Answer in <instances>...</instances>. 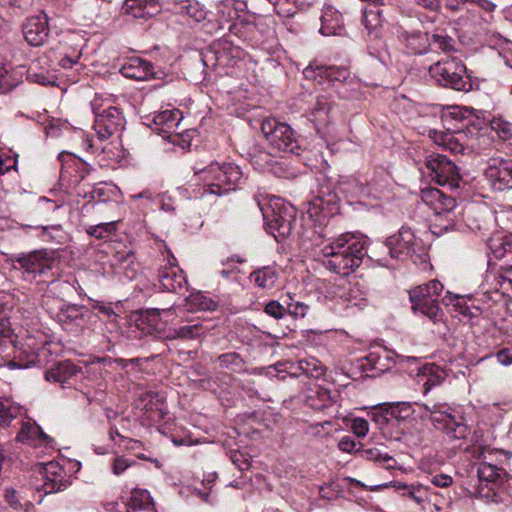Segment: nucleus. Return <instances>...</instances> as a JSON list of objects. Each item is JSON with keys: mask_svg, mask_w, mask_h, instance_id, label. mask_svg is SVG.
<instances>
[{"mask_svg": "<svg viewBox=\"0 0 512 512\" xmlns=\"http://www.w3.org/2000/svg\"><path fill=\"white\" fill-rule=\"evenodd\" d=\"M321 253L327 258L324 264L330 271L348 276L361 265L366 254L365 243L352 234H341L327 239Z\"/></svg>", "mask_w": 512, "mask_h": 512, "instance_id": "f257e3e1", "label": "nucleus"}, {"mask_svg": "<svg viewBox=\"0 0 512 512\" xmlns=\"http://www.w3.org/2000/svg\"><path fill=\"white\" fill-rule=\"evenodd\" d=\"M194 176L203 183L201 196H223L236 190L244 181L241 168L232 162H212L204 168H195Z\"/></svg>", "mask_w": 512, "mask_h": 512, "instance_id": "f03ea898", "label": "nucleus"}, {"mask_svg": "<svg viewBox=\"0 0 512 512\" xmlns=\"http://www.w3.org/2000/svg\"><path fill=\"white\" fill-rule=\"evenodd\" d=\"M258 206L266 231L279 243L287 239L296 221V208L280 197H272L267 204L258 203Z\"/></svg>", "mask_w": 512, "mask_h": 512, "instance_id": "7ed1b4c3", "label": "nucleus"}, {"mask_svg": "<svg viewBox=\"0 0 512 512\" xmlns=\"http://www.w3.org/2000/svg\"><path fill=\"white\" fill-rule=\"evenodd\" d=\"M494 454L493 450H485L481 453V460L477 466L478 485L475 495L491 502H501L504 484L508 480V474L504 468L488 462V458Z\"/></svg>", "mask_w": 512, "mask_h": 512, "instance_id": "20e7f679", "label": "nucleus"}, {"mask_svg": "<svg viewBox=\"0 0 512 512\" xmlns=\"http://www.w3.org/2000/svg\"><path fill=\"white\" fill-rule=\"evenodd\" d=\"M429 74L444 87L462 92L472 89V81L466 75L465 65L456 58L434 63L429 67Z\"/></svg>", "mask_w": 512, "mask_h": 512, "instance_id": "39448f33", "label": "nucleus"}, {"mask_svg": "<svg viewBox=\"0 0 512 512\" xmlns=\"http://www.w3.org/2000/svg\"><path fill=\"white\" fill-rule=\"evenodd\" d=\"M443 291V285L438 280L419 285L409 291V299L412 310L421 312L433 322L442 320L443 311L439 307V296Z\"/></svg>", "mask_w": 512, "mask_h": 512, "instance_id": "423d86ee", "label": "nucleus"}, {"mask_svg": "<svg viewBox=\"0 0 512 512\" xmlns=\"http://www.w3.org/2000/svg\"><path fill=\"white\" fill-rule=\"evenodd\" d=\"M423 408L430 413V420L437 430L445 432L454 439H465L468 436L469 428L463 422V417L447 404H423Z\"/></svg>", "mask_w": 512, "mask_h": 512, "instance_id": "0eeeda50", "label": "nucleus"}, {"mask_svg": "<svg viewBox=\"0 0 512 512\" xmlns=\"http://www.w3.org/2000/svg\"><path fill=\"white\" fill-rule=\"evenodd\" d=\"M261 131L272 148L300 155V141L287 123L279 122L276 118H266L261 123Z\"/></svg>", "mask_w": 512, "mask_h": 512, "instance_id": "6e6552de", "label": "nucleus"}, {"mask_svg": "<svg viewBox=\"0 0 512 512\" xmlns=\"http://www.w3.org/2000/svg\"><path fill=\"white\" fill-rule=\"evenodd\" d=\"M439 203L434 208V215L431 219L430 230L433 234L441 236L449 231L458 228L461 221L460 212L457 211V203L453 197L445 196L439 190L432 191Z\"/></svg>", "mask_w": 512, "mask_h": 512, "instance_id": "1a4fd4ad", "label": "nucleus"}, {"mask_svg": "<svg viewBox=\"0 0 512 512\" xmlns=\"http://www.w3.org/2000/svg\"><path fill=\"white\" fill-rule=\"evenodd\" d=\"M10 261L14 269L22 270L33 278L46 274L56 263L54 252L45 249L13 254Z\"/></svg>", "mask_w": 512, "mask_h": 512, "instance_id": "9d476101", "label": "nucleus"}, {"mask_svg": "<svg viewBox=\"0 0 512 512\" xmlns=\"http://www.w3.org/2000/svg\"><path fill=\"white\" fill-rule=\"evenodd\" d=\"M385 246L391 258L399 260L419 258L424 251L422 240L407 226H402L398 233L388 237Z\"/></svg>", "mask_w": 512, "mask_h": 512, "instance_id": "9b49d317", "label": "nucleus"}, {"mask_svg": "<svg viewBox=\"0 0 512 512\" xmlns=\"http://www.w3.org/2000/svg\"><path fill=\"white\" fill-rule=\"evenodd\" d=\"M425 165L433 181L451 189L459 188L461 175L454 162L442 154H431L426 158Z\"/></svg>", "mask_w": 512, "mask_h": 512, "instance_id": "f8f14e48", "label": "nucleus"}, {"mask_svg": "<svg viewBox=\"0 0 512 512\" xmlns=\"http://www.w3.org/2000/svg\"><path fill=\"white\" fill-rule=\"evenodd\" d=\"M164 265L158 270V280L164 290L184 295L187 291V279L182 269L177 265L174 255L168 251L163 256Z\"/></svg>", "mask_w": 512, "mask_h": 512, "instance_id": "ddd939ff", "label": "nucleus"}, {"mask_svg": "<svg viewBox=\"0 0 512 512\" xmlns=\"http://www.w3.org/2000/svg\"><path fill=\"white\" fill-rule=\"evenodd\" d=\"M57 318L66 330L79 332L89 323H95L98 317L83 305L68 304L59 310Z\"/></svg>", "mask_w": 512, "mask_h": 512, "instance_id": "4468645a", "label": "nucleus"}, {"mask_svg": "<svg viewBox=\"0 0 512 512\" xmlns=\"http://www.w3.org/2000/svg\"><path fill=\"white\" fill-rule=\"evenodd\" d=\"M125 127L123 113L112 105H108L103 112L95 118L93 128L99 140H107L120 133Z\"/></svg>", "mask_w": 512, "mask_h": 512, "instance_id": "2eb2a0df", "label": "nucleus"}, {"mask_svg": "<svg viewBox=\"0 0 512 512\" xmlns=\"http://www.w3.org/2000/svg\"><path fill=\"white\" fill-rule=\"evenodd\" d=\"M484 176L495 190L512 189V159H489L484 170Z\"/></svg>", "mask_w": 512, "mask_h": 512, "instance_id": "dca6fc26", "label": "nucleus"}, {"mask_svg": "<svg viewBox=\"0 0 512 512\" xmlns=\"http://www.w3.org/2000/svg\"><path fill=\"white\" fill-rule=\"evenodd\" d=\"M465 134L457 132L455 130L447 129L446 131L430 130L429 137L438 146L443 147L446 150L454 154H464L466 150L471 151L473 144L468 143L465 139Z\"/></svg>", "mask_w": 512, "mask_h": 512, "instance_id": "f3484780", "label": "nucleus"}, {"mask_svg": "<svg viewBox=\"0 0 512 512\" xmlns=\"http://www.w3.org/2000/svg\"><path fill=\"white\" fill-rule=\"evenodd\" d=\"M22 31L28 44L35 47L42 46L50 34L47 15L42 13L28 18L23 24Z\"/></svg>", "mask_w": 512, "mask_h": 512, "instance_id": "a211bd4d", "label": "nucleus"}, {"mask_svg": "<svg viewBox=\"0 0 512 512\" xmlns=\"http://www.w3.org/2000/svg\"><path fill=\"white\" fill-rule=\"evenodd\" d=\"M43 480L42 490L45 494L64 491L71 485L65 470L57 462H49L45 465Z\"/></svg>", "mask_w": 512, "mask_h": 512, "instance_id": "6ab92c4d", "label": "nucleus"}, {"mask_svg": "<svg viewBox=\"0 0 512 512\" xmlns=\"http://www.w3.org/2000/svg\"><path fill=\"white\" fill-rule=\"evenodd\" d=\"M306 79L321 83V79L329 82H344L349 77V71L344 67L310 64L303 70Z\"/></svg>", "mask_w": 512, "mask_h": 512, "instance_id": "aec40b11", "label": "nucleus"}, {"mask_svg": "<svg viewBox=\"0 0 512 512\" xmlns=\"http://www.w3.org/2000/svg\"><path fill=\"white\" fill-rule=\"evenodd\" d=\"M160 9L157 0H124L121 14L146 21L157 15Z\"/></svg>", "mask_w": 512, "mask_h": 512, "instance_id": "412c9836", "label": "nucleus"}, {"mask_svg": "<svg viewBox=\"0 0 512 512\" xmlns=\"http://www.w3.org/2000/svg\"><path fill=\"white\" fill-rule=\"evenodd\" d=\"M394 487L395 490L403 497H407L415 501L417 504L421 505L428 500L429 493L428 487L422 484H406L404 482L395 481L390 483H385L381 485H376L371 487V491H378L383 488Z\"/></svg>", "mask_w": 512, "mask_h": 512, "instance_id": "4be33fe9", "label": "nucleus"}, {"mask_svg": "<svg viewBox=\"0 0 512 512\" xmlns=\"http://www.w3.org/2000/svg\"><path fill=\"white\" fill-rule=\"evenodd\" d=\"M430 34L422 31H408L401 29L399 39L405 47L414 55H423L430 51Z\"/></svg>", "mask_w": 512, "mask_h": 512, "instance_id": "5701e85b", "label": "nucleus"}, {"mask_svg": "<svg viewBox=\"0 0 512 512\" xmlns=\"http://www.w3.org/2000/svg\"><path fill=\"white\" fill-rule=\"evenodd\" d=\"M277 367H284V370L291 369L290 373L294 376H298L301 373L315 379L320 378L325 373L324 366L315 358L301 359L296 365L292 363H279ZM279 371H283V369H279Z\"/></svg>", "mask_w": 512, "mask_h": 512, "instance_id": "b1692460", "label": "nucleus"}, {"mask_svg": "<svg viewBox=\"0 0 512 512\" xmlns=\"http://www.w3.org/2000/svg\"><path fill=\"white\" fill-rule=\"evenodd\" d=\"M121 73L126 78L135 80H147L154 76L152 64L139 57H133L121 67Z\"/></svg>", "mask_w": 512, "mask_h": 512, "instance_id": "393cba45", "label": "nucleus"}, {"mask_svg": "<svg viewBox=\"0 0 512 512\" xmlns=\"http://www.w3.org/2000/svg\"><path fill=\"white\" fill-rule=\"evenodd\" d=\"M82 371L81 367L75 365L70 360H64L56 363L45 372V379L50 382H57L64 385L71 378Z\"/></svg>", "mask_w": 512, "mask_h": 512, "instance_id": "a878e982", "label": "nucleus"}, {"mask_svg": "<svg viewBox=\"0 0 512 512\" xmlns=\"http://www.w3.org/2000/svg\"><path fill=\"white\" fill-rule=\"evenodd\" d=\"M16 440L22 443H28L34 446L47 444L50 437L44 433L42 428L30 422H23L16 436Z\"/></svg>", "mask_w": 512, "mask_h": 512, "instance_id": "bb28decb", "label": "nucleus"}, {"mask_svg": "<svg viewBox=\"0 0 512 512\" xmlns=\"http://www.w3.org/2000/svg\"><path fill=\"white\" fill-rule=\"evenodd\" d=\"M342 16L333 7L328 6L321 16L319 32L324 36L337 35L342 30Z\"/></svg>", "mask_w": 512, "mask_h": 512, "instance_id": "cd10ccee", "label": "nucleus"}, {"mask_svg": "<svg viewBox=\"0 0 512 512\" xmlns=\"http://www.w3.org/2000/svg\"><path fill=\"white\" fill-rule=\"evenodd\" d=\"M380 410L384 413L383 421L389 422L392 419L405 420L413 414V409L408 402H391L380 404Z\"/></svg>", "mask_w": 512, "mask_h": 512, "instance_id": "c85d7f7f", "label": "nucleus"}, {"mask_svg": "<svg viewBox=\"0 0 512 512\" xmlns=\"http://www.w3.org/2000/svg\"><path fill=\"white\" fill-rule=\"evenodd\" d=\"M430 51H441L446 54L455 53L456 40L443 29H435L429 36Z\"/></svg>", "mask_w": 512, "mask_h": 512, "instance_id": "c756f323", "label": "nucleus"}, {"mask_svg": "<svg viewBox=\"0 0 512 512\" xmlns=\"http://www.w3.org/2000/svg\"><path fill=\"white\" fill-rule=\"evenodd\" d=\"M384 20L383 10L380 6H370L363 10L362 23L369 35L378 37Z\"/></svg>", "mask_w": 512, "mask_h": 512, "instance_id": "7c9ffc66", "label": "nucleus"}, {"mask_svg": "<svg viewBox=\"0 0 512 512\" xmlns=\"http://www.w3.org/2000/svg\"><path fill=\"white\" fill-rule=\"evenodd\" d=\"M127 512H157L152 498L147 490L136 489L132 491L127 502Z\"/></svg>", "mask_w": 512, "mask_h": 512, "instance_id": "2f4dec72", "label": "nucleus"}, {"mask_svg": "<svg viewBox=\"0 0 512 512\" xmlns=\"http://www.w3.org/2000/svg\"><path fill=\"white\" fill-rule=\"evenodd\" d=\"M487 246L496 259H502L512 254V234L496 233L488 239Z\"/></svg>", "mask_w": 512, "mask_h": 512, "instance_id": "473e14b6", "label": "nucleus"}, {"mask_svg": "<svg viewBox=\"0 0 512 512\" xmlns=\"http://www.w3.org/2000/svg\"><path fill=\"white\" fill-rule=\"evenodd\" d=\"M450 109L453 110V112H450L453 118L461 123L460 126L456 127V131L465 134V139L468 140V143L472 144V141L481 133V122L459 116L458 107H451Z\"/></svg>", "mask_w": 512, "mask_h": 512, "instance_id": "72a5a7b5", "label": "nucleus"}, {"mask_svg": "<svg viewBox=\"0 0 512 512\" xmlns=\"http://www.w3.org/2000/svg\"><path fill=\"white\" fill-rule=\"evenodd\" d=\"M182 115L179 110H165L154 117L157 130L164 133H173L180 125Z\"/></svg>", "mask_w": 512, "mask_h": 512, "instance_id": "f704fd0d", "label": "nucleus"}, {"mask_svg": "<svg viewBox=\"0 0 512 512\" xmlns=\"http://www.w3.org/2000/svg\"><path fill=\"white\" fill-rule=\"evenodd\" d=\"M332 106L328 99L321 95L316 97L311 107L312 121L317 125H327L330 122V112Z\"/></svg>", "mask_w": 512, "mask_h": 512, "instance_id": "c9c22d12", "label": "nucleus"}, {"mask_svg": "<svg viewBox=\"0 0 512 512\" xmlns=\"http://www.w3.org/2000/svg\"><path fill=\"white\" fill-rule=\"evenodd\" d=\"M278 277V272L269 266L262 267L250 274V280L263 289H270L274 287Z\"/></svg>", "mask_w": 512, "mask_h": 512, "instance_id": "e433bc0d", "label": "nucleus"}, {"mask_svg": "<svg viewBox=\"0 0 512 512\" xmlns=\"http://www.w3.org/2000/svg\"><path fill=\"white\" fill-rule=\"evenodd\" d=\"M187 300L188 304L193 309L215 311L218 308V301L202 292L192 293L187 297Z\"/></svg>", "mask_w": 512, "mask_h": 512, "instance_id": "4c0bfd02", "label": "nucleus"}, {"mask_svg": "<svg viewBox=\"0 0 512 512\" xmlns=\"http://www.w3.org/2000/svg\"><path fill=\"white\" fill-rule=\"evenodd\" d=\"M207 330V327H205L202 323L197 322L175 328L173 337L192 340L205 335Z\"/></svg>", "mask_w": 512, "mask_h": 512, "instance_id": "58836bf2", "label": "nucleus"}, {"mask_svg": "<svg viewBox=\"0 0 512 512\" xmlns=\"http://www.w3.org/2000/svg\"><path fill=\"white\" fill-rule=\"evenodd\" d=\"M20 412V406L14 404L9 399L0 400V427H9Z\"/></svg>", "mask_w": 512, "mask_h": 512, "instance_id": "ea45409f", "label": "nucleus"}, {"mask_svg": "<svg viewBox=\"0 0 512 512\" xmlns=\"http://www.w3.org/2000/svg\"><path fill=\"white\" fill-rule=\"evenodd\" d=\"M217 362L221 368L229 369L233 372H239L244 366L242 357L236 352L221 354L218 356Z\"/></svg>", "mask_w": 512, "mask_h": 512, "instance_id": "a19ab883", "label": "nucleus"}, {"mask_svg": "<svg viewBox=\"0 0 512 512\" xmlns=\"http://www.w3.org/2000/svg\"><path fill=\"white\" fill-rule=\"evenodd\" d=\"M248 157L253 166L257 169H265L272 162V156L269 152L254 145L248 151Z\"/></svg>", "mask_w": 512, "mask_h": 512, "instance_id": "79ce46f5", "label": "nucleus"}, {"mask_svg": "<svg viewBox=\"0 0 512 512\" xmlns=\"http://www.w3.org/2000/svg\"><path fill=\"white\" fill-rule=\"evenodd\" d=\"M281 17H293L298 11V0H267Z\"/></svg>", "mask_w": 512, "mask_h": 512, "instance_id": "37998d69", "label": "nucleus"}, {"mask_svg": "<svg viewBox=\"0 0 512 512\" xmlns=\"http://www.w3.org/2000/svg\"><path fill=\"white\" fill-rule=\"evenodd\" d=\"M88 194L93 201L108 202L115 196V189L106 184H99L93 186L92 190Z\"/></svg>", "mask_w": 512, "mask_h": 512, "instance_id": "c03bdc74", "label": "nucleus"}, {"mask_svg": "<svg viewBox=\"0 0 512 512\" xmlns=\"http://www.w3.org/2000/svg\"><path fill=\"white\" fill-rule=\"evenodd\" d=\"M86 231L90 236L95 237L96 239H105L116 231V222L111 221L93 225L90 226Z\"/></svg>", "mask_w": 512, "mask_h": 512, "instance_id": "a18cd8bd", "label": "nucleus"}, {"mask_svg": "<svg viewBox=\"0 0 512 512\" xmlns=\"http://www.w3.org/2000/svg\"><path fill=\"white\" fill-rule=\"evenodd\" d=\"M491 128L503 140L512 139V123L499 117L491 121Z\"/></svg>", "mask_w": 512, "mask_h": 512, "instance_id": "49530a36", "label": "nucleus"}, {"mask_svg": "<svg viewBox=\"0 0 512 512\" xmlns=\"http://www.w3.org/2000/svg\"><path fill=\"white\" fill-rule=\"evenodd\" d=\"M164 398L156 391H146L139 395L138 402L146 410H151L154 402L156 404L162 403Z\"/></svg>", "mask_w": 512, "mask_h": 512, "instance_id": "de8ad7c7", "label": "nucleus"}, {"mask_svg": "<svg viewBox=\"0 0 512 512\" xmlns=\"http://www.w3.org/2000/svg\"><path fill=\"white\" fill-rule=\"evenodd\" d=\"M264 312L274 319L279 320L287 314V309L279 301L271 300L265 305Z\"/></svg>", "mask_w": 512, "mask_h": 512, "instance_id": "09e8293b", "label": "nucleus"}, {"mask_svg": "<svg viewBox=\"0 0 512 512\" xmlns=\"http://www.w3.org/2000/svg\"><path fill=\"white\" fill-rule=\"evenodd\" d=\"M183 8L185 9L186 14L197 22H201L206 18L205 10L200 7V4L196 1L188 2Z\"/></svg>", "mask_w": 512, "mask_h": 512, "instance_id": "8fccbe9b", "label": "nucleus"}, {"mask_svg": "<svg viewBox=\"0 0 512 512\" xmlns=\"http://www.w3.org/2000/svg\"><path fill=\"white\" fill-rule=\"evenodd\" d=\"M442 303L446 306L453 305L456 311H459L465 305H467V299L463 296L453 295L450 292H447L446 295L442 298Z\"/></svg>", "mask_w": 512, "mask_h": 512, "instance_id": "3c124183", "label": "nucleus"}, {"mask_svg": "<svg viewBox=\"0 0 512 512\" xmlns=\"http://www.w3.org/2000/svg\"><path fill=\"white\" fill-rule=\"evenodd\" d=\"M287 313L293 317H305L309 306L304 302L297 301L295 303H287Z\"/></svg>", "mask_w": 512, "mask_h": 512, "instance_id": "603ef678", "label": "nucleus"}, {"mask_svg": "<svg viewBox=\"0 0 512 512\" xmlns=\"http://www.w3.org/2000/svg\"><path fill=\"white\" fill-rule=\"evenodd\" d=\"M352 430L358 437H364L369 431V423L364 418H355L352 421Z\"/></svg>", "mask_w": 512, "mask_h": 512, "instance_id": "864d4df0", "label": "nucleus"}, {"mask_svg": "<svg viewBox=\"0 0 512 512\" xmlns=\"http://www.w3.org/2000/svg\"><path fill=\"white\" fill-rule=\"evenodd\" d=\"M363 453L367 459L377 462H388L392 460L391 456H389L387 453H382L377 448L366 449L363 451Z\"/></svg>", "mask_w": 512, "mask_h": 512, "instance_id": "5fc2aeb1", "label": "nucleus"}, {"mask_svg": "<svg viewBox=\"0 0 512 512\" xmlns=\"http://www.w3.org/2000/svg\"><path fill=\"white\" fill-rule=\"evenodd\" d=\"M5 500L14 509H19L22 507L18 492L13 488H6Z\"/></svg>", "mask_w": 512, "mask_h": 512, "instance_id": "6e6d98bb", "label": "nucleus"}, {"mask_svg": "<svg viewBox=\"0 0 512 512\" xmlns=\"http://www.w3.org/2000/svg\"><path fill=\"white\" fill-rule=\"evenodd\" d=\"M361 361V364H360V369L362 371H367L368 369L371 370V369H377V365L380 361V358L379 357H375L374 354H369L367 357L363 358L360 360Z\"/></svg>", "mask_w": 512, "mask_h": 512, "instance_id": "4d7b16f0", "label": "nucleus"}, {"mask_svg": "<svg viewBox=\"0 0 512 512\" xmlns=\"http://www.w3.org/2000/svg\"><path fill=\"white\" fill-rule=\"evenodd\" d=\"M452 482V477L447 474H437L431 478V483L441 488L450 486Z\"/></svg>", "mask_w": 512, "mask_h": 512, "instance_id": "13d9d810", "label": "nucleus"}, {"mask_svg": "<svg viewBox=\"0 0 512 512\" xmlns=\"http://www.w3.org/2000/svg\"><path fill=\"white\" fill-rule=\"evenodd\" d=\"M108 105L110 104L105 103V100L102 97L95 95V97L91 101V108L95 115V118L97 117V115L101 114L103 112V109L107 108Z\"/></svg>", "mask_w": 512, "mask_h": 512, "instance_id": "bf43d9fd", "label": "nucleus"}, {"mask_svg": "<svg viewBox=\"0 0 512 512\" xmlns=\"http://www.w3.org/2000/svg\"><path fill=\"white\" fill-rule=\"evenodd\" d=\"M356 445V442L351 437L345 436L339 441L338 448L343 452L352 453L355 451Z\"/></svg>", "mask_w": 512, "mask_h": 512, "instance_id": "052dcab7", "label": "nucleus"}, {"mask_svg": "<svg viewBox=\"0 0 512 512\" xmlns=\"http://www.w3.org/2000/svg\"><path fill=\"white\" fill-rule=\"evenodd\" d=\"M129 466H130V462L128 461V459L123 458V457H117V458H115V460L113 462V466H112L113 473L116 475H120Z\"/></svg>", "mask_w": 512, "mask_h": 512, "instance_id": "680f3d73", "label": "nucleus"}, {"mask_svg": "<svg viewBox=\"0 0 512 512\" xmlns=\"http://www.w3.org/2000/svg\"><path fill=\"white\" fill-rule=\"evenodd\" d=\"M495 357L497 361L502 365L508 366L512 364V352L507 348L499 350L495 354Z\"/></svg>", "mask_w": 512, "mask_h": 512, "instance_id": "e2e57ef3", "label": "nucleus"}, {"mask_svg": "<svg viewBox=\"0 0 512 512\" xmlns=\"http://www.w3.org/2000/svg\"><path fill=\"white\" fill-rule=\"evenodd\" d=\"M89 300H90V302L92 304V308L95 309V310H98L99 312H101L105 316L111 317V316H115L116 315V313L114 312V310L111 307L106 306V305H104L103 303H101L100 301H97V300H93V299H89Z\"/></svg>", "mask_w": 512, "mask_h": 512, "instance_id": "0e129e2a", "label": "nucleus"}, {"mask_svg": "<svg viewBox=\"0 0 512 512\" xmlns=\"http://www.w3.org/2000/svg\"><path fill=\"white\" fill-rule=\"evenodd\" d=\"M418 5H421L425 9H428L433 12H437L441 8V3L439 0H415Z\"/></svg>", "mask_w": 512, "mask_h": 512, "instance_id": "69168bd1", "label": "nucleus"}, {"mask_svg": "<svg viewBox=\"0 0 512 512\" xmlns=\"http://www.w3.org/2000/svg\"><path fill=\"white\" fill-rule=\"evenodd\" d=\"M33 82L39 83L41 85H50L52 82L48 79V77L43 73H34L30 75Z\"/></svg>", "mask_w": 512, "mask_h": 512, "instance_id": "338daca9", "label": "nucleus"}, {"mask_svg": "<svg viewBox=\"0 0 512 512\" xmlns=\"http://www.w3.org/2000/svg\"><path fill=\"white\" fill-rule=\"evenodd\" d=\"M438 383H439V380H437L433 377L427 378L426 382L423 385V387H424L423 393L427 394L432 389V387L437 385Z\"/></svg>", "mask_w": 512, "mask_h": 512, "instance_id": "774afa93", "label": "nucleus"}]
</instances>
